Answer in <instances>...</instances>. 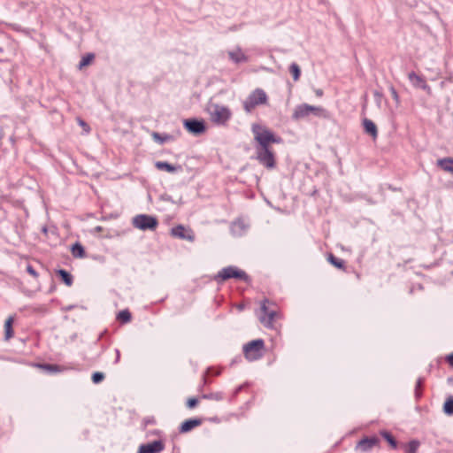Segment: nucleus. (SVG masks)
Masks as SVG:
<instances>
[{"label":"nucleus","instance_id":"obj_12","mask_svg":"<svg viewBox=\"0 0 453 453\" xmlns=\"http://www.w3.org/2000/svg\"><path fill=\"white\" fill-rule=\"evenodd\" d=\"M165 445L162 441L157 440L150 443L141 444L137 453H159L163 451Z\"/></svg>","mask_w":453,"mask_h":453},{"label":"nucleus","instance_id":"obj_7","mask_svg":"<svg viewBox=\"0 0 453 453\" xmlns=\"http://www.w3.org/2000/svg\"><path fill=\"white\" fill-rule=\"evenodd\" d=\"M322 111H324V109L321 107L303 104L296 107L292 114V119L296 120L301 119L309 116L311 113L319 116Z\"/></svg>","mask_w":453,"mask_h":453},{"label":"nucleus","instance_id":"obj_21","mask_svg":"<svg viewBox=\"0 0 453 453\" xmlns=\"http://www.w3.org/2000/svg\"><path fill=\"white\" fill-rule=\"evenodd\" d=\"M437 165L443 171L453 173V158L452 157L441 158L437 161Z\"/></svg>","mask_w":453,"mask_h":453},{"label":"nucleus","instance_id":"obj_44","mask_svg":"<svg viewBox=\"0 0 453 453\" xmlns=\"http://www.w3.org/2000/svg\"><path fill=\"white\" fill-rule=\"evenodd\" d=\"M241 389H242V387H239V388L236 389V393H237V392H239V391H241Z\"/></svg>","mask_w":453,"mask_h":453},{"label":"nucleus","instance_id":"obj_35","mask_svg":"<svg viewBox=\"0 0 453 453\" xmlns=\"http://www.w3.org/2000/svg\"><path fill=\"white\" fill-rule=\"evenodd\" d=\"M198 403V400L195 397L188 398L187 401V407L189 409L195 408Z\"/></svg>","mask_w":453,"mask_h":453},{"label":"nucleus","instance_id":"obj_5","mask_svg":"<svg viewBox=\"0 0 453 453\" xmlns=\"http://www.w3.org/2000/svg\"><path fill=\"white\" fill-rule=\"evenodd\" d=\"M266 93L262 88H256L243 102V108L246 112H251L256 106L266 104Z\"/></svg>","mask_w":453,"mask_h":453},{"label":"nucleus","instance_id":"obj_39","mask_svg":"<svg viewBox=\"0 0 453 453\" xmlns=\"http://www.w3.org/2000/svg\"><path fill=\"white\" fill-rule=\"evenodd\" d=\"M115 353H116V358L114 360V364H118L119 362V359H120V351L119 349H115Z\"/></svg>","mask_w":453,"mask_h":453},{"label":"nucleus","instance_id":"obj_31","mask_svg":"<svg viewBox=\"0 0 453 453\" xmlns=\"http://www.w3.org/2000/svg\"><path fill=\"white\" fill-rule=\"evenodd\" d=\"M203 399L220 401L223 399V395L219 392L205 394L202 396Z\"/></svg>","mask_w":453,"mask_h":453},{"label":"nucleus","instance_id":"obj_28","mask_svg":"<svg viewBox=\"0 0 453 453\" xmlns=\"http://www.w3.org/2000/svg\"><path fill=\"white\" fill-rule=\"evenodd\" d=\"M117 319L122 323H128L132 319V315L128 310H123L118 313Z\"/></svg>","mask_w":453,"mask_h":453},{"label":"nucleus","instance_id":"obj_2","mask_svg":"<svg viewBox=\"0 0 453 453\" xmlns=\"http://www.w3.org/2000/svg\"><path fill=\"white\" fill-rule=\"evenodd\" d=\"M206 111L212 123L224 126L232 117V112L227 106L215 103H209Z\"/></svg>","mask_w":453,"mask_h":453},{"label":"nucleus","instance_id":"obj_17","mask_svg":"<svg viewBox=\"0 0 453 453\" xmlns=\"http://www.w3.org/2000/svg\"><path fill=\"white\" fill-rule=\"evenodd\" d=\"M363 127L366 134H370L373 139L378 136V129L374 122L369 119H364Z\"/></svg>","mask_w":453,"mask_h":453},{"label":"nucleus","instance_id":"obj_37","mask_svg":"<svg viewBox=\"0 0 453 453\" xmlns=\"http://www.w3.org/2000/svg\"><path fill=\"white\" fill-rule=\"evenodd\" d=\"M27 272L32 275L35 278L38 277L37 272L35 270V268L31 265H27Z\"/></svg>","mask_w":453,"mask_h":453},{"label":"nucleus","instance_id":"obj_30","mask_svg":"<svg viewBox=\"0 0 453 453\" xmlns=\"http://www.w3.org/2000/svg\"><path fill=\"white\" fill-rule=\"evenodd\" d=\"M289 72L291 73L294 81H298L301 75V69L296 63H292L289 66Z\"/></svg>","mask_w":453,"mask_h":453},{"label":"nucleus","instance_id":"obj_42","mask_svg":"<svg viewBox=\"0 0 453 453\" xmlns=\"http://www.w3.org/2000/svg\"><path fill=\"white\" fill-rule=\"evenodd\" d=\"M317 95H318V96H321V95H322V91H321V90H318V91H317Z\"/></svg>","mask_w":453,"mask_h":453},{"label":"nucleus","instance_id":"obj_33","mask_svg":"<svg viewBox=\"0 0 453 453\" xmlns=\"http://www.w3.org/2000/svg\"><path fill=\"white\" fill-rule=\"evenodd\" d=\"M104 379V374L101 372H96L92 374V381L95 384L102 382Z\"/></svg>","mask_w":453,"mask_h":453},{"label":"nucleus","instance_id":"obj_45","mask_svg":"<svg viewBox=\"0 0 453 453\" xmlns=\"http://www.w3.org/2000/svg\"><path fill=\"white\" fill-rule=\"evenodd\" d=\"M2 51H3V49L0 47V52H2Z\"/></svg>","mask_w":453,"mask_h":453},{"label":"nucleus","instance_id":"obj_18","mask_svg":"<svg viewBox=\"0 0 453 453\" xmlns=\"http://www.w3.org/2000/svg\"><path fill=\"white\" fill-rule=\"evenodd\" d=\"M155 166L157 170L160 171H166L168 173H175L178 170L181 169L180 165H173L168 162L165 161H157L155 163Z\"/></svg>","mask_w":453,"mask_h":453},{"label":"nucleus","instance_id":"obj_20","mask_svg":"<svg viewBox=\"0 0 453 453\" xmlns=\"http://www.w3.org/2000/svg\"><path fill=\"white\" fill-rule=\"evenodd\" d=\"M14 319L12 316H10L4 323V341H9L14 335V331L12 328Z\"/></svg>","mask_w":453,"mask_h":453},{"label":"nucleus","instance_id":"obj_10","mask_svg":"<svg viewBox=\"0 0 453 453\" xmlns=\"http://www.w3.org/2000/svg\"><path fill=\"white\" fill-rule=\"evenodd\" d=\"M185 128L191 134H200L205 130V124L203 120L196 119H188L184 122Z\"/></svg>","mask_w":453,"mask_h":453},{"label":"nucleus","instance_id":"obj_9","mask_svg":"<svg viewBox=\"0 0 453 453\" xmlns=\"http://www.w3.org/2000/svg\"><path fill=\"white\" fill-rule=\"evenodd\" d=\"M267 302L268 300L265 299L261 304L262 314L259 316V321L265 327H272L273 323L277 316V311L274 310H270L269 307L266 305Z\"/></svg>","mask_w":453,"mask_h":453},{"label":"nucleus","instance_id":"obj_40","mask_svg":"<svg viewBox=\"0 0 453 453\" xmlns=\"http://www.w3.org/2000/svg\"><path fill=\"white\" fill-rule=\"evenodd\" d=\"M9 27H12L14 31H21V27L18 24H9Z\"/></svg>","mask_w":453,"mask_h":453},{"label":"nucleus","instance_id":"obj_25","mask_svg":"<svg viewBox=\"0 0 453 453\" xmlns=\"http://www.w3.org/2000/svg\"><path fill=\"white\" fill-rule=\"evenodd\" d=\"M443 411L446 415H453V395L447 397L443 404Z\"/></svg>","mask_w":453,"mask_h":453},{"label":"nucleus","instance_id":"obj_11","mask_svg":"<svg viewBox=\"0 0 453 453\" xmlns=\"http://www.w3.org/2000/svg\"><path fill=\"white\" fill-rule=\"evenodd\" d=\"M171 234L181 240H188L193 242L195 239L194 234L191 229H187L182 225H178L171 229Z\"/></svg>","mask_w":453,"mask_h":453},{"label":"nucleus","instance_id":"obj_32","mask_svg":"<svg viewBox=\"0 0 453 453\" xmlns=\"http://www.w3.org/2000/svg\"><path fill=\"white\" fill-rule=\"evenodd\" d=\"M423 382H424V379L419 377L417 381H416V386H415V396L417 398H419L422 395V391H421V388H422V385H423Z\"/></svg>","mask_w":453,"mask_h":453},{"label":"nucleus","instance_id":"obj_26","mask_svg":"<svg viewBox=\"0 0 453 453\" xmlns=\"http://www.w3.org/2000/svg\"><path fill=\"white\" fill-rule=\"evenodd\" d=\"M380 434L393 449L397 448L398 443H397L396 440L391 435L390 433H388L387 431H381Z\"/></svg>","mask_w":453,"mask_h":453},{"label":"nucleus","instance_id":"obj_4","mask_svg":"<svg viewBox=\"0 0 453 453\" xmlns=\"http://www.w3.org/2000/svg\"><path fill=\"white\" fill-rule=\"evenodd\" d=\"M265 342L263 339L253 340L243 345V353L250 361H255L262 357Z\"/></svg>","mask_w":453,"mask_h":453},{"label":"nucleus","instance_id":"obj_24","mask_svg":"<svg viewBox=\"0 0 453 453\" xmlns=\"http://www.w3.org/2000/svg\"><path fill=\"white\" fill-rule=\"evenodd\" d=\"M58 275L61 278V280H63V282L70 287L73 285V278L72 276V274L70 273H68L66 270L65 269H59L58 272H57Z\"/></svg>","mask_w":453,"mask_h":453},{"label":"nucleus","instance_id":"obj_36","mask_svg":"<svg viewBox=\"0 0 453 453\" xmlns=\"http://www.w3.org/2000/svg\"><path fill=\"white\" fill-rule=\"evenodd\" d=\"M389 91L391 93L393 99L398 104L399 103V96H398V93H397L396 89L395 88V87L390 86Z\"/></svg>","mask_w":453,"mask_h":453},{"label":"nucleus","instance_id":"obj_16","mask_svg":"<svg viewBox=\"0 0 453 453\" xmlns=\"http://www.w3.org/2000/svg\"><path fill=\"white\" fill-rule=\"evenodd\" d=\"M202 423L201 419L199 418H189L186 419L184 422L181 423L180 426V433H188L191 431L193 428L200 426Z\"/></svg>","mask_w":453,"mask_h":453},{"label":"nucleus","instance_id":"obj_6","mask_svg":"<svg viewBox=\"0 0 453 453\" xmlns=\"http://www.w3.org/2000/svg\"><path fill=\"white\" fill-rule=\"evenodd\" d=\"M158 225V221L156 217L139 214L133 218V226L140 230H154Z\"/></svg>","mask_w":453,"mask_h":453},{"label":"nucleus","instance_id":"obj_41","mask_svg":"<svg viewBox=\"0 0 453 453\" xmlns=\"http://www.w3.org/2000/svg\"><path fill=\"white\" fill-rule=\"evenodd\" d=\"M79 123L81 127H88V125L86 124V122H84L83 120L80 119L79 120Z\"/></svg>","mask_w":453,"mask_h":453},{"label":"nucleus","instance_id":"obj_8","mask_svg":"<svg viewBox=\"0 0 453 453\" xmlns=\"http://www.w3.org/2000/svg\"><path fill=\"white\" fill-rule=\"evenodd\" d=\"M258 162L267 169L275 167V157L271 148L256 149Z\"/></svg>","mask_w":453,"mask_h":453},{"label":"nucleus","instance_id":"obj_1","mask_svg":"<svg viewBox=\"0 0 453 453\" xmlns=\"http://www.w3.org/2000/svg\"><path fill=\"white\" fill-rule=\"evenodd\" d=\"M251 131L254 134L255 141L258 143L256 149L270 148V143H280L281 138L274 135V134L266 127L253 124Z\"/></svg>","mask_w":453,"mask_h":453},{"label":"nucleus","instance_id":"obj_43","mask_svg":"<svg viewBox=\"0 0 453 453\" xmlns=\"http://www.w3.org/2000/svg\"><path fill=\"white\" fill-rule=\"evenodd\" d=\"M374 96H380V95L377 91H375V92H374Z\"/></svg>","mask_w":453,"mask_h":453},{"label":"nucleus","instance_id":"obj_14","mask_svg":"<svg viewBox=\"0 0 453 453\" xmlns=\"http://www.w3.org/2000/svg\"><path fill=\"white\" fill-rule=\"evenodd\" d=\"M408 78L413 87L421 88L427 92L431 90V88L427 84L426 81L422 76L417 74L415 72H411L408 74Z\"/></svg>","mask_w":453,"mask_h":453},{"label":"nucleus","instance_id":"obj_13","mask_svg":"<svg viewBox=\"0 0 453 453\" xmlns=\"http://www.w3.org/2000/svg\"><path fill=\"white\" fill-rule=\"evenodd\" d=\"M379 441L380 440L376 436L365 437L357 442L356 449L362 453L369 452Z\"/></svg>","mask_w":453,"mask_h":453},{"label":"nucleus","instance_id":"obj_15","mask_svg":"<svg viewBox=\"0 0 453 453\" xmlns=\"http://www.w3.org/2000/svg\"><path fill=\"white\" fill-rule=\"evenodd\" d=\"M229 58L235 64L244 63L248 61V57L242 51L240 48L228 52Z\"/></svg>","mask_w":453,"mask_h":453},{"label":"nucleus","instance_id":"obj_34","mask_svg":"<svg viewBox=\"0 0 453 453\" xmlns=\"http://www.w3.org/2000/svg\"><path fill=\"white\" fill-rule=\"evenodd\" d=\"M43 368L50 372H58L62 371V368L58 365H44Z\"/></svg>","mask_w":453,"mask_h":453},{"label":"nucleus","instance_id":"obj_23","mask_svg":"<svg viewBox=\"0 0 453 453\" xmlns=\"http://www.w3.org/2000/svg\"><path fill=\"white\" fill-rule=\"evenodd\" d=\"M71 252L74 257L78 258H83L86 256L83 246L78 242L72 245Z\"/></svg>","mask_w":453,"mask_h":453},{"label":"nucleus","instance_id":"obj_19","mask_svg":"<svg viewBox=\"0 0 453 453\" xmlns=\"http://www.w3.org/2000/svg\"><path fill=\"white\" fill-rule=\"evenodd\" d=\"M420 447V441L417 439L411 440L407 443H402L401 448L405 453H418Z\"/></svg>","mask_w":453,"mask_h":453},{"label":"nucleus","instance_id":"obj_29","mask_svg":"<svg viewBox=\"0 0 453 453\" xmlns=\"http://www.w3.org/2000/svg\"><path fill=\"white\" fill-rule=\"evenodd\" d=\"M95 55L93 53H88L86 56H83L79 63V69H82L86 65H89L90 62L94 59Z\"/></svg>","mask_w":453,"mask_h":453},{"label":"nucleus","instance_id":"obj_22","mask_svg":"<svg viewBox=\"0 0 453 453\" xmlns=\"http://www.w3.org/2000/svg\"><path fill=\"white\" fill-rule=\"evenodd\" d=\"M151 136L153 140L159 144H164L166 142L173 140V135L168 134H159L157 132H153L151 134Z\"/></svg>","mask_w":453,"mask_h":453},{"label":"nucleus","instance_id":"obj_38","mask_svg":"<svg viewBox=\"0 0 453 453\" xmlns=\"http://www.w3.org/2000/svg\"><path fill=\"white\" fill-rule=\"evenodd\" d=\"M446 361L453 367V352L446 357Z\"/></svg>","mask_w":453,"mask_h":453},{"label":"nucleus","instance_id":"obj_3","mask_svg":"<svg viewBox=\"0 0 453 453\" xmlns=\"http://www.w3.org/2000/svg\"><path fill=\"white\" fill-rule=\"evenodd\" d=\"M218 284L223 283L225 280L229 279L241 280L246 283L250 281V276L243 271L239 269L237 266L229 265L222 268L212 278Z\"/></svg>","mask_w":453,"mask_h":453},{"label":"nucleus","instance_id":"obj_27","mask_svg":"<svg viewBox=\"0 0 453 453\" xmlns=\"http://www.w3.org/2000/svg\"><path fill=\"white\" fill-rule=\"evenodd\" d=\"M328 262L330 264H332L334 266H335L336 268H339V269H343L344 268V261L334 257L333 254H329L328 255Z\"/></svg>","mask_w":453,"mask_h":453}]
</instances>
